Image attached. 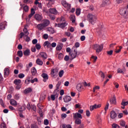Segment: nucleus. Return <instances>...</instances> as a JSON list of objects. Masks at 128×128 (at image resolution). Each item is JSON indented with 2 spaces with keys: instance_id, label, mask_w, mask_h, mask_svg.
<instances>
[{
  "instance_id": "1",
  "label": "nucleus",
  "mask_w": 128,
  "mask_h": 128,
  "mask_svg": "<svg viewBox=\"0 0 128 128\" xmlns=\"http://www.w3.org/2000/svg\"><path fill=\"white\" fill-rule=\"evenodd\" d=\"M88 20L89 22L92 24H94L96 22V16L92 14H89L88 16Z\"/></svg>"
},
{
  "instance_id": "2",
  "label": "nucleus",
  "mask_w": 128,
  "mask_h": 128,
  "mask_svg": "<svg viewBox=\"0 0 128 128\" xmlns=\"http://www.w3.org/2000/svg\"><path fill=\"white\" fill-rule=\"evenodd\" d=\"M94 50H96V52L97 54H100L102 50V48H104V44H102L100 45L98 44H94L92 46Z\"/></svg>"
},
{
  "instance_id": "3",
  "label": "nucleus",
  "mask_w": 128,
  "mask_h": 128,
  "mask_svg": "<svg viewBox=\"0 0 128 128\" xmlns=\"http://www.w3.org/2000/svg\"><path fill=\"white\" fill-rule=\"evenodd\" d=\"M78 56V50L76 49L72 50L70 52H69V56H70V60H72L74 58H76Z\"/></svg>"
},
{
  "instance_id": "4",
  "label": "nucleus",
  "mask_w": 128,
  "mask_h": 128,
  "mask_svg": "<svg viewBox=\"0 0 128 128\" xmlns=\"http://www.w3.org/2000/svg\"><path fill=\"white\" fill-rule=\"evenodd\" d=\"M120 14L122 16H124V18H128V9L126 8H121L120 10Z\"/></svg>"
},
{
  "instance_id": "5",
  "label": "nucleus",
  "mask_w": 128,
  "mask_h": 128,
  "mask_svg": "<svg viewBox=\"0 0 128 128\" xmlns=\"http://www.w3.org/2000/svg\"><path fill=\"white\" fill-rule=\"evenodd\" d=\"M58 68H56L52 69V70H51L52 77L56 78L58 76Z\"/></svg>"
},
{
  "instance_id": "6",
  "label": "nucleus",
  "mask_w": 128,
  "mask_h": 128,
  "mask_svg": "<svg viewBox=\"0 0 128 128\" xmlns=\"http://www.w3.org/2000/svg\"><path fill=\"white\" fill-rule=\"evenodd\" d=\"M100 106H102V105L100 104H95L93 106H90V112H92L94 110H96V108H100Z\"/></svg>"
},
{
  "instance_id": "7",
  "label": "nucleus",
  "mask_w": 128,
  "mask_h": 128,
  "mask_svg": "<svg viewBox=\"0 0 128 128\" xmlns=\"http://www.w3.org/2000/svg\"><path fill=\"white\" fill-rule=\"evenodd\" d=\"M34 18L36 22H40L42 20V16L40 14H36L34 15Z\"/></svg>"
},
{
  "instance_id": "8",
  "label": "nucleus",
  "mask_w": 128,
  "mask_h": 128,
  "mask_svg": "<svg viewBox=\"0 0 128 128\" xmlns=\"http://www.w3.org/2000/svg\"><path fill=\"white\" fill-rule=\"evenodd\" d=\"M40 57L42 58L43 60H46L48 58V54L44 52H41L39 54Z\"/></svg>"
},
{
  "instance_id": "9",
  "label": "nucleus",
  "mask_w": 128,
  "mask_h": 128,
  "mask_svg": "<svg viewBox=\"0 0 128 128\" xmlns=\"http://www.w3.org/2000/svg\"><path fill=\"white\" fill-rule=\"evenodd\" d=\"M63 100L64 102H69L72 100V97L68 96H65L63 98Z\"/></svg>"
},
{
  "instance_id": "10",
  "label": "nucleus",
  "mask_w": 128,
  "mask_h": 128,
  "mask_svg": "<svg viewBox=\"0 0 128 128\" xmlns=\"http://www.w3.org/2000/svg\"><path fill=\"white\" fill-rule=\"evenodd\" d=\"M73 118L74 120L76 118H82V116L81 114L78 112H76L73 114Z\"/></svg>"
},
{
  "instance_id": "11",
  "label": "nucleus",
  "mask_w": 128,
  "mask_h": 128,
  "mask_svg": "<svg viewBox=\"0 0 128 128\" xmlns=\"http://www.w3.org/2000/svg\"><path fill=\"white\" fill-rule=\"evenodd\" d=\"M42 76L43 78V81L46 82L48 80V75L46 73H42Z\"/></svg>"
},
{
  "instance_id": "12",
  "label": "nucleus",
  "mask_w": 128,
  "mask_h": 128,
  "mask_svg": "<svg viewBox=\"0 0 128 128\" xmlns=\"http://www.w3.org/2000/svg\"><path fill=\"white\" fill-rule=\"evenodd\" d=\"M42 24L44 25V26L46 28V26H48V25L50 24V20H42Z\"/></svg>"
},
{
  "instance_id": "13",
  "label": "nucleus",
  "mask_w": 128,
  "mask_h": 128,
  "mask_svg": "<svg viewBox=\"0 0 128 128\" xmlns=\"http://www.w3.org/2000/svg\"><path fill=\"white\" fill-rule=\"evenodd\" d=\"M32 92V88H28L24 90V94H30Z\"/></svg>"
},
{
  "instance_id": "14",
  "label": "nucleus",
  "mask_w": 128,
  "mask_h": 128,
  "mask_svg": "<svg viewBox=\"0 0 128 128\" xmlns=\"http://www.w3.org/2000/svg\"><path fill=\"white\" fill-rule=\"evenodd\" d=\"M110 4V0H103L102 6H106L108 4Z\"/></svg>"
},
{
  "instance_id": "15",
  "label": "nucleus",
  "mask_w": 128,
  "mask_h": 128,
  "mask_svg": "<svg viewBox=\"0 0 128 128\" xmlns=\"http://www.w3.org/2000/svg\"><path fill=\"white\" fill-rule=\"evenodd\" d=\"M116 113L114 111H111L110 116L112 120H114L116 118Z\"/></svg>"
},
{
  "instance_id": "16",
  "label": "nucleus",
  "mask_w": 128,
  "mask_h": 128,
  "mask_svg": "<svg viewBox=\"0 0 128 128\" xmlns=\"http://www.w3.org/2000/svg\"><path fill=\"white\" fill-rule=\"evenodd\" d=\"M49 12L53 14H58V10H56V8H50L49 9Z\"/></svg>"
},
{
  "instance_id": "17",
  "label": "nucleus",
  "mask_w": 128,
  "mask_h": 128,
  "mask_svg": "<svg viewBox=\"0 0 128 128\" xmlns=\"http://www.w3.org/2000/svg\"><path fill=\"white\" fill-rule=\"evenodd\" d=\"M10 74V70L8 68H6L4 70V78H6Z\"/></svg>"
},
{
  "instance_id": "18",
  "label": "nucleus",
  "mask_w": 128,
  "mask_h": 128,
  "mask_svg": "<svg viewBox=\"0 0 128 128\" xmlns=\"http://www.w3.org/2000/svg\"><path fill=\"white\" fill-rule=\"evenodd\" d=\"M36 64H37L38 66H42L44 62L40 58H38L36 60Z\"/></svg>"
},
{
  "instance_id": "19",
  "label": "nucleus",
  "mask_w": 128,
  "mask_h": 128,
  "mask_svg": "<svg viewBox=\"0 0 128 128\" xmlns=\"http://www.w3.org/2000/svg\"><path fill=\"white\" fill-rule=\"evenodd\" d=\"M37 28L39 30H44V28H46L42 24H38L37 25Z\"/></svg>"
},
{
  "instance_id": "20",
  "label": "nucleus",
  "mask_w": 128,
  "mask_h": 128,
  "mask_svg": "<svg viewBox=\"0 0 128 128\" xmlns=\"http://www.w3.org/2000/svg\"><path fill=\"white\" fill-rule=\"evenodd\" d=\"M20 82H22V80L20 79H15L14 81V84H16V86L20 84Z\"/></svg>"
},
{
  "instance_id": "21",
  "label": "nucleus",
  "mask_w": 128,
  "mask_h": 128,
  "mask_svg": "<svg viewBox=\"0 0 128 128\" xmlns=\"http://www.w3.org/2000/svg\"><path fill=\"white\" fill-rule=\"evenodd\" d=\"M24 54L26 56H28L30 54V49H26V50H25L24 52Z\"/></svg>"
},
{
  "instance_id": "22",
  "label": "nucleus",
  "mask_w": 128,
  "mask_h": 128,
  "mask_svg": "<svg viewBox=\"0 0 128 128\" xmlns=\"http://www.w3.org/2000/svg\"><path fill=\"white\" fill-rule=\"evenodd\" d=\"M6 26V24L5 22H3L0 24V30H4Z\"/></svg>"
},
{
  "instance_id": "23",
  "label": "nucleus",
  "mask_w": 128,
  "mask_h": 128,
  "mask_svg": "<svg viewBox=\"0 0 128 128\" xmlns=\"http://www.w3.org/2000/svg\"><path fill=\"white\" fill-rule=\"evenodd\" d=\"M116 97H114L112 99L110 100V102L112 104H116Z\"/></svg>"
},
{
  "instance_id": "24",
  "label": "nucleus",
  "mask_w": 128,
  "mask_h": 128,
  "mask_svg": "<svg viewBox=\"0 0 128 128\" xmlns=\"http://www.w3.org/2000/svg\"><path fill=\"white\" fill-rule=\"evenodd\" d=\"M31 72H32V76H36V68L33 67L31 69Z\"/></svg>"
},
{
  "instance_id": "25",
  "label": "nucleus",
  "mask_w": 128,
  "mask_h": 128,
  "mask_svg": "<svg viewBox=\"0 0 128 128\" xmlns=\"http://www.w3.org/2000/svg\"><path fill=\"white\" fill-rule=\"evenodd\" d=\"M74 122L76 124H82V120L80 118L75 119Z\"/></svg>"
},
{
  "instance_id": "26",
  "label": "nucleus",
  "mask_w": 128,
  "mask_h": 128,
  "mask_svg": "<svg viewBox=\"0 0 128 128\" xmlns=\"http://www.w3.org/2000/svg\"><path fill=\"white\" fill-rule=\"evenodd\" d=\"M10 104H12V106H16V100H14V99H12L10 100Z\"/></svg>"
},
{
  "instance_id": "27",
  "label": "nucleus",
  "mask_w": 128,
  "mask_h": 128,
  "mask_svg": "<svg viewBox=\"0 0 128 128\" xmlns=\"http://www.w3.org/2000/svg\"><path fill=\"white\" fill-rule=\"evenodd\" d=\"M47 46V48H50V43L48 41H46L44 44V46Z\"/></svg>"
},
{
  "instance_id": "28",
  "label": "nucleus",
  "mask_w": 128,
  "mask_h": 128,
  "mask_svg": "<svg viewBox=\"0 0 128 128\" xmlns=\"http://www.w3.org/2000/svg\"><path fill=\"white\" fill-rule=\"evenodd\" d=\"M66 26H68V24H66V22L60 24V28H66Z\"/></svg>"
},
{
  "instance_id": "29",
  "label": "nucleus",
  "mask_w": 128,
  "mask_h": 128,
  "mask_svg": "<svg viewBox=\"0 0 128 128\" xmlns=\"http://www.w3.org/2000/svg\"><path fill=\"white\" fill-rule=\"evenodd\" d=\"M47 30L50 32V34H54V28H47Z\"/></svg>"
},
{
  "instance_id": "30",
  "label": "nucleus",
  "mask_w": 128,
  "mask_h": 128,
  "mask_svg": "<svg viewBox=\"0 0 128 128\" xmlns=\"http://www.w3.org/2000/svg\"><path fill=\"white\" fill-rule=\"evenodd\" d=\"M60 84H62V82H58V84H56V90H60Z\"/></svg>"
},
{
  "instance_id": "31",
  "label": "nucleus",
  "mask_w": 128,
  "mask_h": 128,
  "mask_svg": "<svg viewBox=\"0 0 128 128\" xmlns=\"http://www.w3.org/2000/svg\"><path fill=\"white\" fill-rule=\"evenodd\" d=\"M30 78H32V76H30V77L28 78V79H26L25 80V84H28L30 82H32V80H30Z\"/></svg>"
},
{
  "instance_id": "32",
  "label": "nucleus",
  "mask_w": 128,
  "mask_h": 128,
  "mask_svg": "<svg viewBox=\"0 0 128 128\" xmlns=\"http://www.w3.org/2000/svg\"><path fill=\"white\" fill-rule=\"evenodd\" d=\"M71 6L72 5L68 3L64 8H66L68 10H70Z\"/></svg>"
},
{
  "instance_id": "33",
  "label": "nucleus",
  "mask_w": 128,
  "mask_h": 128,
  "mask_svg": "<svg viewBox=\"0 0 128 128\" xmlns=\"http://www.w3.org/2000/svg\"><path fill=\"white\" fill-rule=\"evenodd\" d=\"M70 20H71L72 24H74L76 22V16H71Z\"/></svg>"
},
{
  "instance_id": "34",
  "label": "nucleus",
  "mask_w": 128,
  "mask_h": 128,
  "mask_svg": "<svg viewBox=\"0 0 128 128\" xmlns=\"http://www.w3.org/2000/svg\"><path fill=\"white\" fill-rule=\"evenodd\" d=\"M76 16H80V8H76Z\"/></svg>"
},
{
  "instance_id": "35",
  "label": "nucleus",
  "mask_w": 128,
  "mask_h": 128,
  "mask_svg": "<svg viewBox=\"0 0 128 128\" xmlns=\"http://www.w3.org/2000/svg\"><path fill=\"white\" fill-rule=\"evenodd\" d=\"M31 109L32 110H34V112H36V106L34 104L31 105Z\"/></svg>"
},
{
  "instance_id": "36",
  "label": "nucleus",
  "mask_w": 128,
  "mask_h": 128,
  "mask_svg": "<svg viewBox=\"0 0 128 128\" xmlns=\"http://www.w3.org/2000/svg\"><path fill=\"white\" fill-rule=\"evenodd\" d=\"M23 10L26 12H28V6L24 5V7H23Z\"/></svg>"
},
{
  "instance_id": "37",
  "label": "nucleus",
  "mask_w": 128,
  "mask_h": 128,
  "mask_svg": "<svg viewBox=\"0 0 128 128\" xmlns=\"http://www.w3.org/2000/svg\"><path fill=\"white\" fill-rule=\"evenodd\" d=\"M82 86L81 84H78L77 86H76V90H78V92H80V90L82 88Z\"/></svg>"
},
{
  "instance_id": "38",
  "label": "nucleus",
  "mask_w": 128,
  "mask_h": 128,
  "mask_svg": "<svg viewBox=\"0 0 128 128\" xmlns=\"http://www.w3.org/2000/svg\"><path fill=\"white\" fill-rule=\"evenodd\" d=\"M17 54H18V56H20V58H22V51L18 50L17 52Z\"/></svg>"
},
{
  "instance_id": "39",
  "label": "nucleus",
  "mask_w": 128,
  "mask_h": 128,
  "mask_svg": "<svg viewBox=\"0 0 128 128\" xmlns=\"http://www.w3.org/2000/svg\"><path fill=\"white\" fill-rule=\"evenodd\" d=\"M128 101L124 102V100H122L121 103L122 106H128Z\"/></svg>"
},
{
  "instance_id": "40",
  "label": "nucleus",
  "mask_w": 128,
  "mask_h": 128,
  "mask_svg": "<svg viewBox=\"0 0 128 128\" xmlns=\"http://www.w3.org/2000/svg\"><path fill=\"white\" fill-rule=\"evenodd\" d=\"M70 60V56L68 55H66L64 58V60H65V62H68Z\"/></svg>"
},
{
  "instance_id": "41",
  "label": "nucleus",
  "mask_w": 128,
  "mask_h": 128,
  "mask_svg": "<svg viewBox=\"0 0 128 128\" xmlns=\"http://www.w3.org/2000/svg\"><path fill=\"white\" fill-rule=\"evenodd\" d=\"M58 76L60 78H62V76H64V70H61L59 72Z\"/></svg>"
},
{
  "instance_id": "42",
  "label": "nucleus",
  "mask_w": 128,
  "mask_h": 128,
  "mask_svg": "<svg viewBox=\"0 0 128 128\" xmlns=\"http://www.w3.org/2000/svg\"><path fill=\"white\" fill-rule=\"evenodd\" d=\"M36 50H40V48H42V46H40V44H36Z\"/></svg>"
},
{
  "instance_id": "43",
  "label": "nucleus",
  "mask_w": 128,
  "mask_h": 128,
  "mask_svg": "<svg viewBox=\"0 0 128 128\" xmlns=\"http://www.w3.org/2000/svg\"><path fill=\"white\" fill-rule=\"evenodd\" d=\"M120 124L121 126H126V122L124 121L123 120L120 122Z\"/></svg>"
},
{
  "instance_id": "44",
  "label": "nucleus",
  "mask_w": 128,
  "mask_h": 128,
  "mask_svg": "<svg viewBox=\"0 0 128 128\" xmlns=\"http://www.w3.org/2000/svg\"><path fill=\"white\" fill-rule=\"evenodd\" d=\"M18 110L20 113L22 112L24 110V106H20L18 108Z\"/></svg>"
},
{
  "instance_id": "45",
  "label": "nucleus",
  "mask_w": 128,
  "mask_h": 128,
  "mask_svg": "<svg viewBox=\"0 0 128 128\" xmlns=\"http://www.w3.org/2000/svg\"><path fill=\"white\" fill-rule=\"evenodd\" d=\"M0 128H6V125L4 123H2L0 124Z\"/></svg>"
},
{
  "instance_id": "46",
  "label": "nucleus",
  "mask_w": 128,
  "mask_h": 128,
  "mask_svg": "<svg viewBox=\"0 0 128 128\" xmlns=\"http://www.w3.org/2000/svg\"><path fill=\"white\" fill-rule=\"evenodd\" d=\"M62 4L63 6H64V7L66 6V4H67L68 3L66 1V0H62Z\"/></svg>"
},
{
  "instance_id": "47",
  "label": "nucleus",
  "mask_w": 128,
  "mask_h": 128,
  "mask_svg": "<svg viewBox=\"0 0 128 128\" xmlns=\"http://www.w3.org/2000/svg\"><path fill=\"white\" fill-rule=\"evenodd\" d=\"M49 16L50 18V20H56V16L54 15H49Z\"/></svg>"
},
{
  "instance_id": "48",
  "label": "nucleus",
  "mask_w": 128,
  "mask_h": 128,
  "mask_svg": "<svg viewBox=\"0 0 128 128\" xmlns=\"http://www.w3.org/2000/svg\"><path fill=\"white\" fill-rule=\"evenodd\" d=\"M24 34H26L25 36H28V34H30L28 32V30H26V29L24 30Z\"/></svg>"
},
{
  "instance_id": "49",
  "label": "nucleus",
  "mask_w": 128,
  "mask_h": 128,
  "mask_svg": "<svg viewBox=\"0 0 128 128\" xmlns=\"http://www.w3.org/2000/svg\"><path fill=\"white\" fill-rule=\"evenodd\" d=\"M58 58L60 60H62V58H64V54H62V53L60 54Z\"/></svg>"
},
{
  "instance_id": "50",
  "label": "nucleus",
  "mask_w": 128,
  "mask_h": 128,
  "mask_svg": "<svg viewBox=\"0 0 128 128\" xmlns=\"http://www.w3.org/2000/svg\"><path fill=\"white\" fill-rule=\"evenodd\" d=\"M0 104L3 108H4V100H2V99H0Z\"/></svg>"
},
{
  "instance_id": "51",
  "label": "nucleus",
  "mask_w": 128,
  "mask_h": 128,
  "mask_svg": "<svg viewBox=\"0 0 128 128\" xmlns=\"http://www.w3.org/2000/svg\"><path fill=\"white\" fill-rule=\"evenodd\" d=\"M24 74H18L19 78H24Z\"/></svg>"
},
{
  "instance_id": "52",
  "label": "nucleus",
  "mask_w": 128,
  "mask_h": 128,
  "mask_svg": "<svg viewBox=\"0 0 128 128\" xmlns=\"http://www.w3.org/2000/svg\"><path fill=\"white\" fill-rule=\"evenodd\" d=\"M62 46H60V45H58L56 48V49L57 50H62Z\"/></svg>"
},
{
  "instance_id": "53",
  "label": "nucleus",
  "mask_w": 128,
  "mask_h": 128,
  "mask_svg": "<svg viewBox=\"0 0 128 128\" xmlns=\"http://www.w3.org/2000/svg\"><path fill=\"white\" fill-rule=\"evenodd\" d=\"M38 80V78H34L33 80H31V83L34 84V82H37Z\"/></svg>"
},
{
  "instance_id": "54",
  "label": "nucleus",
  "mask_w": 128,
  "mask_h": 128,
  "mask_svg": "<svg viewBox=\"0 0 128 128\" xmlns=\"http://www.w3.org/2000/svg\"><path fill=\"white\" fill-rule=\"evenodd\" d=\"M32 43L33 44H38V40L34 39L32 40Z\"/></svg>"
},
{
  "instance_id": "55",
  "label": "nucleus",
  "mask_w": 128,
  "mask_h": 128,
  "mask_svg": "<svg viewBox=\"0 0 128 128\" xmlns=\"http://www.w3.org/2000/svg\"><path fill=\"white\" fill-rule=\"evenodd\" d=\"M100 74H101L100 76L103 78L102 80H104V73L102 72H100Z\"/></svg>"
},
{
  "instance_id": "56",
  "label": "nucleus",
  "mask_w": 128,
  "mask_h": 128,
  "mask_svg": "<svg viewBox=\"0 0 128 128\" xmlns=\"http://www.w3.org/2000/svg\"><path fill=\"white\" fill-rule=\"evenodd\" d=\"M118 74H124V71H122V70L120 68H118Z\"/></svg>"
},
{
  "instance_id": "57",
  "label": "nucleus",
  "mask_w": 128,
  "mask_h": 128,
  "mask_svg": "<svg viewBox=\"0 0 128 128\" xmlns=\"http://www.w3.org/2000/svg\"><path fill=\"white\" fill-rule=\"evenodd\" d=\"M43 38L44 40H48V34H44Z\"/></svg>"
},
{
  "instance_id": "58",
  "label": "nucleus",
  "mask_w": 128,
  "mask_h": 128,
  "mask_svg": "<svg viewBox=\"0 0 128 128\" xmlns=\"http://www.w3.org/2000/svg\"><path fill=\"white\" fill-rule=\"evenodd\" d=\"M31 128H38V126L36 124H31Z\"/></svg>"
},
{
  "instance_id": "59",
  "label": "nucleus",
  "mask_w": 128,
  "mask_h": 128,
  "mask_svg": "<svg viewBox=\"0 0 128 128\" xmlns=\"http://www.w3.org/2000/svg\"><path fill=\"white\" fill-rule=\"evenodd\" d=\"M44 124L46 126H48V120L47 119H46L44 120Z\"/></svg>"
},
{
  "instance_id": "60",
  "label": "nucleus",
  "mask_w": 128,
  "mask_h": 128,
  "mask_svg": "<svg viewBox=\"0 0 128 128\" xmlns=\"http://www.w3.org/2000/svg\"><path fill=\"white\" fill-rule=\"evenodd\" d=\"M32 108V106H30V104H27V109L28 110H30V109Z\"/></svg>"
},
{
  "instance_id": "61",
  "label": "nucleus",
  "mask_w": 128,
  "mask_h": 128,
  "mask_svg": "<svg viewBox=\"0 0 128 128\" xmlns=\"http://www.w3.org/2000/svg\"><path fill=\"white\" fill-rule=\"evenodd\" d=\"M86 116H90V110H87L86 111Z\"/></svg>"
},
{
  "instance_id": "62",
  "label": "nucleus",
  "mask_w": 128,
  "mask_h": 128,
  "mask_svg": "<svg viewBox=\"0 0 128 128\" xmlns=\"http://www.w3.org/2000/svg\"><path fill=\"white\" fill-rule=\"evenodd\" d=\"M18 50H22V45L20 44H18Z\"/></svg>"
},
{
  "instance_id": "63",
  "label": "nucleus",
  "mask_w": 128,
  "mask_h": 128,
  "mask_svg": "<svg viewBox=\"0 0 128 128\" xmlns=\"http://www.w3.org/2000/svg\"><path fill=\"white\" fill-rule=\"evenodd\" d=\"M112 128H120V126H117L116 124H112Z\"/></svg>"
},
{
  "instance_id": "64",
  "label": "nucleus",
  "mask_w": 128,
  "mask_h": 128,
  "mask_svg": "<svg viewBox=\"0 0 128 128\" xmlns=\"http://www.w3.org/2000/svg\"><path fill=\"white\" fill-rule=\"evenodd\" d=\"M62 118H66V114H62L61 115Z\"/></svg>"
}]
</instances>
